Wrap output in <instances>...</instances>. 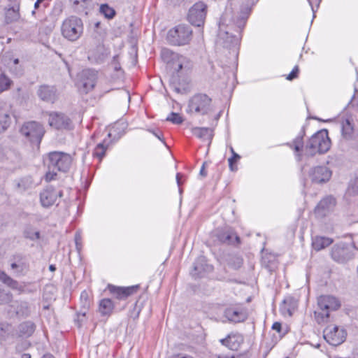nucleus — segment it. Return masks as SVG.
<instances>
[{
  "instance_id": "c85d7f7f",
  "label": "nucleus",
  "mask_w": 358,
  "mask_h": 358,
  "mask_svg": "<svg viewBox=\"0 0 358 358\" xmlns=\"http://www.w3.org/2000/svg\"><path fill=\"white\" fill-rule=\"evenodd\" d=\"M0 281L12 289L23 292L24 287L16 280L12 278L3 271L0 270Z\"/></svg>"
},
{
  "instance_id": "4be33fe9",
  "label": "nucleus",
  "mask_w": 358,
  "mask_h": 358,
  "mask_svg": "<svg viewBox=\"0 0 358 358\" xmlns=\"http://www.w3.org/2000/svg\"><path fill=\"white\" fill-rule=\"evenodd\" d=\"M96 74L94 70H83L80 75V85L85 92L92 90L95 86Z\"/></svg>"
},
{
  "instance_id": "c03bdc74",
  "label": "nucleus",
  "mask_w": 358,
  "mask_h": 358,
  "mask_svg": "<svg viewBox=\"0 0 358 358\" xmlns=\"http://www.w3.org/2000/svg\"><path fill=\"white\" fill-rule=\"evenodd\" d=\"M166 120L169 121L175 124H180L183 122L184 119L180 114L172 112L166 117Z\"/></svg>"
},
{
  "instance_id": "bf43d9fd",
  "label": "nucleus",
  "mask_w": 358,
  "mask_h": 358,
  "mask_svg": "<svg viewBox=\"0 0 358 358\" xmlns=\"http://www.w3.org/2000/svg\"><path fill=\"white\" fill-rule=\"evenodd\" d=\"M149 131L152 133L154 136H155L158 139L164 143L163 139V135L162 133H157L154 130H149Z\"/></svg>"
},
{
  "instance_id": "9b49d317",
  "label": "nucleus",
  "mask_w": 358,
  "mask_h": 358,
  "mask_svg": "<svg viewBox=\"0 0 358 358\" xmlns=\"http://www.w3.org/2000/svg\"><path fill=\"white\" fill-rule=\"evenodd\" d=\"M207 13V6L201 1L194 3L189 9L188 20L194 26L203 25Z\"/></svg>"
},
{
  "instance_id": "4d7b16f0",
  "label": "nucleus",
  "mask_w": 358,
  "mask_h": 358,
  "mask_svg": "<svg viewBox=\"0 0 358 358\" xmlns=\"http://www.w3.org/2000/svg\"><path fill=\"white\" fill-rule=\"evenodd\" d=\"M308 1L309 2V4H310V6L311 7V9L313 10V17H315V8L313 6V3H317V8H318L319 3L320 2V0H308Z\"/></svg>"
},
{
  "instance_id": "20e7f679",
  "label": "nucleus",
  "mask_w": 358,
  "mask_h": 358,
  "mask_svg": "<svg viewBox=\"0 0 358 358\" xmlns=\"http://www.w3.org/2000/svg\"><path fill=\"white\" fill-rule=\"evenodd\" d=\"M161 57L164 62L171 65L177 73L182 71H187L192 67V62L189 58L180 55L166 48L161 50Z\"/></svg>"
},
{
  "instance_id": "13d9d810",
  "label": "nucleus",
  "mask_w": 358,
  "mask_h": 358,
  "mask_svg": "<svg viewBox=\"0 0 358 358\" xmlns=\"http://www.w3.org/2000/svg\"><path fill=\"white\" fill-rule=\"evenodd\" d=\"M272 329L273 330H275L278 332H280L281 329H282V325L280 322H276L273 323V324L272 326Z\"/></svg>"
},
{
  "instance_id": "c9c22d12",
  "label": "nucleus",
  "mask_w": 358,
  "mask_h": 358,
  "mask_svg": "<svg viewBox=\"0 0 358 358\" xmlns=\"http://www.w3.org/2000/svg\"><path fill=\"white\" fill-rule=\"evenodd\" d=\"M14 331L11 324L8 323H0V339L6 340L10 336H14Z\"/></svg>"
},
{
  "instance_id": "49530a36",
  "label": "nucleus",
  "mask_w": 358,
  "mask_h": 358,
  "mask_svg": "<svg viewBox=\"0 0 358 358\" xmlns=\"http://www.w3.org/2000/svg\"><path fill=\"white\" fill-rule=\"evenodd\" d=\"M240 158L241 156L238 154L234 152V155L228 159L229 166L231 171H236L237 170V166H235L234 164L236 163Z\"/></svg>"
},
{
  "instance_id": "cd10ccee",
  "label": "nucleus",
  "mask_w": 358,
  "mask_h": 358,
  "mask_svg": "<svg viewBox=\"0 0 358 358\" xmlns=\"http://www.w3.org/2000/svg\"><path fill=\"white\" fill-rule=\"evenodd\" d=\"M36 329L35 324L31 321H25L17 327V334L20 337L28 338L31 336Z\"/></svg>"
},
{
  "instance_id": "a211bd4d",
  "label": "nucleus",
  "mask_w": 358,
  "mask_h": 358,
  "mask_svg": "<svg viewBox=\"0 0 358 358\" xmlns=\"http://www.w3.org/2000/svg\"><path fill=\"white\" fill-rule=\"evenodd\" d=\"M224 316L230 322H241L247 319V315L241 306H232L224 309Z\"/></svg>"
},
{
  "instance_id": "e433bc0d",
  "label": "nucleus",
  "mask_w": 358,
  "mask_h": 358,
  "mask_svg": "<svg viewBox=\"0 0 358 358\" xmlns=\"http://www.w3.org/2000/svg\"><path fill=\"white\" fill-rule=\"evenodd\" d=\"M23 236L25 238L31 241H36L40 238V231H36L33 227L27 225L24 229Z\"/></svg>"
},
{
  "instance_id": "ea45409f",
  "label": "nucleus",
  "mask_w": 358,
  "mask_h": 358,
  "mask_svg": "<svg viewBox=\"0 0 358 358\" xmlns=\"http://www.w3.org/2000/svg\"><path fill=\"white\" fill-rule=\"evenodd\" d=\"M107 148L108 145H105V141H103L102 143L97 144L93 152V155L101 161L105 156Z\"/></svg>"
},
{
  "instance_id": "393cba45",
  "label": "nucleus",
  "mask_w": 358,
  "mask_h": 358,
  "mask_svg": "<svg viewBox=\"0 0 358 358\" xmlns=\"http://www.w3.org/2000/svg\"><path fill=\"white\" fill-rule=\"evenodd\" d=\"M11 105L0 100V133L4 131L9 125Z\"/></svg>"
},
{
  "instance_id": "72a5a7b5",
  "label": "nucleus",
  "mask_w": 358,
  "mask_h": 358,
  "mask_svg": "<svg viewBox=\"0 0 358 358\" xmlns=\"http://www.w3.org/2000/svg\"><path fill=\"white\" fill-rule=\"evenodd\" d=\"M19 5H15L6 10L5 20L7 24L16 22L19 20L20 15L19 13Z\"/></svg>"
},
{
  "instance_id": "6ab92c4d",
  "label": "nucleus",
  "mask_w": 358,
  "mask_h": 358,
  "mask_svg": "<svg viewBox=\"0 0 358 358\" xmlns=\"http://www.w3.org/2000/svg\"><path fill=\"white\" fill-rule=\"evenodd\" d=\"M138 286H130V287H117L113 285H108V289L110 294H113L116 299L119 300H125L129 296L134 294L137 289Z\"/></svg>"
},
{
  "instance_id": "338daca9",
  "label": "nucleus",
  "mask_w": 358,
  "mask_h": 358,
  "mask_svg": "<svg viewBox=\"0 0 358 358\" xmlns=\"http://www.w3.org/2000/svg\"><path fill=\"white\" fill-rule=\"evenodd\" d=\"M18 62H19V59H14V64H18Z\"/></svg>"
},
{
  "instance_id": "a18cd8bd",
  "label": "nucleus",
  "mask_w": 358,
  "mask_h": 358,
  "mask_svg": "<svg viewBox=\"0 0 358 358\" xmlns=\"http://www.w3.org/2000/svg\"><path fill=\"white\" fill-rule=\"evenodd\" d=\"M80 303L84 308H89L90 306V300L89 294L86 291H83L80 294Z\"/></svg>"
},
{
  "instance_id": "0e129e2a",
  "label": "nucleus",
  "mask_w": 358,
  "mask_h": 358,
  "mask_svg": "<svg viewBox=\"0 0 358 358\" xmlns=\"http://www.w3.org/2000/svg\"><path fill=\"white\" fill-rule=\"evenodd\" d=\"M21 358H31L30 354L24 353L22 355Z\"/></svg>"
},
{
  "instance_id": "79ce46f5",
  "label": "nucleus",
  "mask_w": 358,
  "mask_h": 358,
  "mask_svg": "<svg viewBox=\"0 0 358 358\" xmlns=\"http://www.w3.org/2000/svg\"><path fill=\"white\" fill-rule=\"evenodd\" d=\"M228 265L234 269H238L243 265V259L238 256L231 257L229 262Z\"/></svg>"
},
{
  "instance_id": "b1692460",
  "label": "nucleus",
  "mask_w": 358,
  "mask_h": 358,
  "mask_svg": "<svg viewBox=\"0 0 358 358\" xmlns=\"http://www.w3.org/2000/svg\"><path fill=\"white\" fill-rule=\"evenodd\" d=\"M216 236L218 240L224 244L235 245L240 243L239 236L233 229L229 228L217 231Z\"/></svg>"
},
{
  "instance_id": "5fc2aeb1",
  "label": "nucleus",
  "mask_w": 358,
  "mask_h": 358,
  "mask_svg": "<svg viewBox=\"0 0 358 358\" xmlns=\"http://www.w3.org/2000/svg\"><path fill=\"white\" fill-rule=\"evenodd\" d=\"M81 240H82L81 235L78 231H77L75 234V242H76V248L78 250L80 249Z\"/></svg>"
},
{
  "instance_id": "09e8293b",
  "label": "nucleus",
  "mask_w": 358,
  "mask_h": 358,
  "mask_svg": "<svg viewBox=\"0 0 358 358\" xmlns=\"http://www.w3.org/2000/svg\"><path fill=\"white\" fill-rule=\"evenodd\" d=\"M11 294L0 287V303H6L10 299Z\"/></svg>"
},
{
  "instance_id": "473e14b6",
  "label": "nucleus",
  "mask_w": 358,
  "mask_h": 358,
  "mask_svg": "<svg viewBox=\"0 0 358 358\" xmlns=\"http://www.w3.org/2000/svg\"><path fill=\"white\" fill-rule=\"evenodd\" d=\"M332 243V238L324 236H315L313 238L312 245L315 250L320 251L328 247Z\"/></svg>"
},
{
  "instance_id": "8fccbe9b",
  "label": "nucleus",
  "mask_w": 358,
  "mask_h": 358,
  "mask_svg": "<svg viewBox=\"0 0 358 358\" xmlns=\"http://www.w3.org/2000/svg\"><path fill=\"white\" fill-rule=\"evenodd\" d=\"M120 125H121V126H122V127H121V129H122V131L121 132H120V131H119V132H118V134H119V136H121L122 135H123V134L124 133V124H123V123H121V124H120V123L117 122V123H116V124H115L112 127L110 132H109V133H108V136H111L112 132H115V131H117V130L119 129V127H120Z\"/></svg>"
},
{
  "instance_id": "69168bd1",
  "label": "nucleus",
  "mask_w": 358,
  "mask_h": 358,
  "mask_svg": "<svg viewBox=\"0 0 358 358\" xmlns=\"http://www.w3.org/2000/svg\"><path fill=\"white\" fill-rule=\"evenodd\" d=\"M42 358H55V357L52 355L46 354Z\"/></svg>"
},
{
  "instance_id": "e2e57ef3",
  "label": "nucleus",
  "mask_w": 358,
  "mask_h": 358,
  "mask_svg": "<svg viewBox=\"0 0 358 358\" xmlns=\"http://www.w3.org/2000/svg\"><path fill=\"white\" fill-rule=\"evenodd\" d=\"M49 270L50 271H55L56 270V266L53 264L49 266Z\"/></svg>"
},
{
  "instance_id": "a878e982",
  "label": "nucleus",
  "mask_w": 358,
  "mask_h": 358,
  "mask_svg": "<svg viewBox=\"0 0 358 358\" xmlns=\"http://www.w3.org/2000/svg\"><path fill=\"white\" fill-rule=\"evenodd\" d=\"M336 205V200L331 196H328L322 199L315 209V212L319 216H326Z\"/></svg>"
},
{
  "instance_id": "7ed1b4c3",
  "label": "nucleus",
  "mask_w": 358,
  "mask_h": 358,
  "mask_svg": "<svg viewBox=\"0 0 358 358\" xmlns=\"http://www.w3.org/2000/svg\"><path fill=\"white\" fill-rule=\"evenodd\" d=\"M330 140L326 129L320 130L313 134L305 147V154L313 156L317 152L325 153L330 148Z\"/></svg>"
},
{
  "instance_id": "3c124183",
  "label": "nucleus",
  "mask_w": 358,
  "mask_h": 358,
  "mask_svg": "<svg viewBox=\"0 0 358 358\" xmlns=\"http://www.w3.org/2000/svg\"><path fill=\"white\" fill-rule=\"evenodd\" d=\"M299 67L298 66H295L292 71L289 73V74L287 76V79L289 80H292L298 76L299 73Z\"/></svg>"
},
{
  "instance_id": "bb28decb",
  "label": "nucleus",
  "mask_w": 358,
  "mask_h": 358,
  "mask_svg": "<svg viewBox=\"0 0 358 358\" xmlns=\"http://www.w3.org/2000/svg\"><path fill=\"white\" fill-rule=\"evenodd\" d=\"M92 0H69V5L77 13L87 14V10L92 5Z\"/></svg>"
},
{
  "instance_id": "774afa93",
  "label": "nucleus",
  "mask_w": 358,
  "mask_h": 358,
  "mask_svg": "<svg viewBox=\"0 0 358 358\" xmlns=\"http://www.w3.org/2000/svg\"><path fill=\"white\" fill-rule=\"evenodd\" d=\"M226 358H235V356L234 355H231L230 357H227Z\"/></svg>"
},
{
  "instance_id": "412c9836",
  "label": "nucleus",
  "mask_w": 358,
  "mask_h": 358,
  "mask_svg": "<svg viewBox=\"0 0 358 358\" xmlns=\"http://www.w3.org/2000/svg\"><path fill=\"white\" fill-rule=\"evenodd\" d=\"M36 94L43 101L53 103L58 98L57 90L53 86L41 85Z\"/></svg>"
},
{
  "instance_id": "6e6d98bb",
  "label": "nucleus",
  "mask_w": 358,
  "mask_h": 358,
  "mask_svg": "<svg viewBox=\"0 0 358 358\" xmlns=\"http://www.w3.org/2000/svg\"><path fill=\"white\" fill-rule=\"evenodd\" d=\"M351 190L353 193H357L358 192V178L355 180L354 183L350 185L349 191Z\"/></svg>"
},
{
  "instance_id": "4c0bfd02",
  "label": "nucleus",
  "mask_w": 358,
  "mask_h": 358,
  "mask_svg": "<svg viewBox=\"0 0 358 358\" xmlns=\"http://www.w3.org/2000/svg\"><path fill=\"white\" fill-rule=\"evenodd\" d=\"M342 134L346 139H350L352 137L353 132V127L349 119H345L341 122Z\"/></svg>"
},
{
  "instance_id": "423d86ee",
  "label": "nucleus",
  "mask_w": 358,
  "mask_h": 358,
  "mask_svg": "<svg viewBox=\"0 0 358 358\" xmlns=\"http://www.w3.org/2000/svg\"><path fill=\"white\" fill-rule=\"evenodd\" d=\"M83 20L76 16H71L64 20L61 27L62 36L69 41H76L83 33Z\"/></svg>"
},
{
  "instance_id": "864d4df0",
  "label": "nucleus",
  "mask_w": 358,
  "mask_h": 358,
  "mask_svg": "<svg viewBox=\"0 0 358 358\" xmlns=\"http://www.w3.org/2000/svg\"><path fill=\"white\" fill-rule=\"evenodd\" d=\"M169 358H194V357L184 353L174 354L170 356Z\"/></svg>"
},
{
  "instance_id": "680f3d73",
  "label": "nucleus",
  "mask_w": 358,
  "mask_h": 358,
  "mask_svg": "<svg viewBox=\"0 0 358 358\" xmlns=\"http://www.w3.org/2000/svg\"><path fill=\"white\" fill-rule=\"evenodd\" d=\"M182 175L180 173H178L176 174V182H177V184L180 187L182 184L181 182V180H180V178H181Z\"/></svg>"
},
{
  "instance_id": "0eeeda50",
  "label": "nucleus",
  "mask_w": 358,
  "mask_h": 358,
  "mask_svg": "<svg viewBox=\"0 0 358 358\" xmlns=\"http://www.w3.org/2000/svg\"><path fill=\"white\" fill-rule=\"evenodd\" d=\"M357 250L352 243L340 242L335 244L331 250V257L336 262L345 264L352 259Z\"/></svg>"
},
{
  "instance_id": "052dcab7",
  "label": "nucleus",
  "mask_w": 358,
  "mask_h": 358,
  "mask_svg": "<svg viewBox=\"0 0 358 358\" xmlns=\"http://www.w3.org/2000/svg\"><path fill=\"white\" fill-rule=\"evenodd\" d=\"M207 163L205 162L203 163V165L200 169L199 175L202 177H206L207 176V172L205 171V166Z\"/></svg>"
},
{
  "instance_id": "39448f33",
  "label": "nucleus",
  "mask_w": 358,
  "mask_h": 358,
  "mask_svg": "<svg viewBox=\"0 0 358 358\" xmlns=\"http://www.w3.org/2000/svg\"><path fill=\"white\" fill-rule=\"evenodd\" d=\"M317 306L320 310L315 311V316L318 323L327 321L329 312L336 310L341 306L339 301L330 295H322L317 299Z\"/></svg>"
},
{
  "instance_id": "37998d69",
  "label": "nucleus",
  "mask_w": 358,
  "mask_h": 358,
  "mask_svg": "<svg viewBox=\"0 0 358 358\" xmlns=\"http://www.w3.org/2000/svg\"><path fill=\"white\" fill-rule=\"evenodd\" d=\"M11 80L4 74L0 75V93L7 90L10 85Z\"/></svg>"
},
{
  "instance_id": "2eb2a0df",
  "label": "nucleus",
  "mask_w": 358,
  "mask_h": 358,
  "mask_svg": "<svg viewBox=\"0 0 358 358\" xmlns=\"http://www.w3.org/2000/svg\"><path fill=\"white\" fill-rule=\"evenodd\" d=\"M332 176V171L327 166H317L310 169L309 176L313 182L322 184L328 182Z\"/></svg>"
},
{
  "instance_id": "2f4dec72",
  "label": "nucleus",
  "mask_w": 358,
  "mask_h": 358,
  "mask_svg": "<svg viewBox=\"0 0 358 358\" xmlns=\"http://www.w3.org/2000/svg\"><path fill=\"white\" fill-rule=\"evenodd\" d=\"M114 308V304L110 299H103L99 301V312L102 316H109Z\"/></svg>"
},
{
  "instance_id": "f3484780",
  "label": "nucleus",
  "mask_w": 358,
  "mask_h": 358,
  "mask_svg": "<svg viewBox=\"0 0 358 358\" xmlns=\"http://www.w3.org/2000/svg\"><path fill=\"white\" fill-rule=\"evenodd\" d=\"M62 196V191H57L53 187L49 186L40 193V201L43 207L48 208L55 204L57 198Z\"/></svg>"
},
{
  "instance_id": "9d476101",
  "label": "nucleus",
  "mask_w": 358,
  "mask_h": 358,
  "mask_svg": "<svg viewBox=\"0 0 358 358\" xmlns=\"http://www.w3.org/2000/svg\"><path fill=\"white\" fill-rule=\"evenodd\" d=\"M22 135L25 136L30 142L39 144L44 135L43 126L35 121L25 122L20 129Z\"/></svg>"
},
{
  "instance_id": "dca6fc26",
  "label": "nucleus",
  "mask_w": 358,
  "mask_h": 358,
  "mask_svg": "<svg viewBox=\"0 0 358 358\" xmlns=\"http://www.w3.org/2000/svg\"><path fill=\"white\" fill-rule=\"evenodd\" d=\"M48 122L51 127L57 129H70L72 125L71 119L61 113H51L49 115Z\"/></svg>"
},
{
  "instance_id": "603ef678",
  "label": "nucleus",
  "mask_w": 358,
  "mask_h": 358,
  "mask_svg": "<svg viewBox=\"0 0 358 358\" xmlns=\"http://www.w3.org/2000/svg\"><path fill=\"white\" fill-rule=\"evenodd\" d=\"M111 64L115 71H118L121 70L120 64L118 62V55H115L113 57Z\"/></svg>"
},
{
  "instance_id": "aec40b11",
  "label": "nucleus",
  "mask_w": 358,
  "mask_h": 358,
  "mask_svg": "<svg viewBox=\"0 0 358 358\" xmlns=\"http://www.w3.org/2000/svg\"><path fill=\"white\" fill-rule=\"evenodd\" d=\"M213 270V266L208 264L206 258L203 256L199 257L193 264V269L191 275L193 278H201L207 272Z\"/></svg>"
},
{
  "instance_id": "5701e85b",
  "label": "nucleus",
  "mask_w": 358,
  "mask_h": 358,
  "mask_svg": "<svg viewBox=\"0 0 358 358\" xmlns=\"http://www.w3.org/2000/svg\"><path fill=\"white\" fill-rule=\"evenodd\" d=\"M244 338L239 333H231L225 338L221 339L220 343L231 350H237L243 343Z\"/></svg>"
},
{
  "instance_id": "de8ad7c7",
  "label": "nucleus",
  "mask_w": 358,
  "mask_h": 358,
  "mask_svg": "<svg viewBox=\"0 0 358 358\" xmlns=\"http://www.w3.org/2000/svg\"><path fill=\"white\" fill-rule=\"evenodd\" d=\"M51 0H36L34 3V10L31 12L32 15L36 14L35 10L39 9L42 6L44 8L49 6V3Z\"/></svg>"
},
{
  "instance_id": "c756f323",
  "label": "nucleus",
  "mask_w": 358,
  "mask_h": 358,
  "mask_svg": "<svg viewBox=\"0 0 358 358\" xmlns=\"http://www.w3.org/2000/svg\"><path fill=\"white\" fill-rule=\"evenodd\" d=\"M304 134L305 131H302L301 134L296 136L292 143H287V145L294 150L298 161H301V151L303 148V138Z\"/></svg>"
},
{
  "instance_id": "f704fd0d",
  "label": "nucleus",
  "mask_w": 358,
  "mask_h": 358,
  "mask_svg": "<svg viewBox=\"0 0 358 358\" xmlns=\"http://www.w3.org/2000/svg\"><path fill=\"white\" fill-rule=\"evenodd\" d=\"M16 188L20 192H24L34 187V181L30 176H26L15 181Z\"/></svg>"
},
{
  "instance_id": "58836bf2",
  "label": "nucleus",
  "mask_w": 358,
  "mask_h": 358,
  "mask_svg": "<svg viewBox=\"0 0 358 358\" xmlns=\"http://www.w3.org/2000/svg\"><path fill=\"white\" fill-rule=\"evenodd\" d=\"M99 12L107 19H113L116 14L113 8L110 7L107 3H103L100 6Z\"/></svg>"
},
{
  "instance_id": "f8f14e48",
  "label": "nucleus",
  "mask_w": 358,
  "mask_h": 358,
  "mask_svg": "<svg viewBox=\"0 0 358 358\" xmlns=\"http://www.w3.org/2000/svg\"><path fill=\"white\" fill-rule=\"evenodd\" d=\"M345 337V331L338 326L329 325L324 330V338L328 343L334 346L343 343Z\"/></svg>"
},
{
  "instance_id": "f03ea898",
  "label": "nucleus",
  "mask_w": 358,
  "mask_h": 358,
  "mask_svg": "<svg viewBox=\"0 0 358 358\" xmlns=\"http://www.w3.org/2000/svg\"><path fill=\"white\" fill-rule=\"evenodd\" d=\"M44 162L48 168L45 180L51 181L55 179L57 171L66 172L69 171L72 163V158L68 153L53 151L48 154Z\"/></svg>"
},
{
  "instance_id": "ddd939ff",
  "label": "nucleus",
  "mask_w": 358,
  "mask_h": 358,
  "mask_svg": "<svg viewBox=\"0 0 358 358\" xmlns=\"http://www.w3.org/2000/svg\"><path fill=\"white\" fill-rule=\"evenodd\" d=\"M6 312L10 318H24L29 316L31 307L27 301H14L8 306Z\"/></svg>"
},
{
  "instance_id": "f257e3e1",
  "label": "nucleus",
  "mask_w": 358,
  "mask_h": 358,
  "mask_svg": "<svg viewBox=\"0 0 358 358\" xmlns=\"http://www.w3.org/2000/svg\"><path fill=\"white\" fill-rule=\"evenodd\" d=\"M236 3L229 1L219 22L218 43L224 48L232 50L237 55L241 33L250 14L251 8L247 5L235 11Z\"/></svg>"
},
{
  "instance_id": "1a4fd4ad",
  "label": "nucleus",
  "mask_w": 358,
  "mask_h": 358,
  "mask_svg": "<svg viewBox=\"0 0 358 358\" xmlns=\"http://www.w3.org/2000/svg\"><path fill=\"white\" fill-rule=\"evenodd\" d=\"M192 34V30L189 26L180 24L169 31L167 39L172 45H184L190 41Z\"/></svg>"
},
{
  "instance_id": "6e6552de",
  "label": "nucleus",
  "mask_w": 358,
  "mask_h": 358,
  "mask_svg": "<svg viewBox=\"0 0 358 358\" xmlns=\"http://www.w3.org/2000/svg\"><path fill=\"white\" fill-rule=\"evenodd\" d=\"M214 110L212 99L205 94H197L193 96L188 104V111L202 115H207Z\"/></svg>"
},
{
  "instance_id": "7c9ffc66",
  "label": "nucleus",
  "mask_w": 358,
  "mask_h": 358,
  "mask_svg": "<svg viewBox=\"0 0 358 358\" xmlns=\"http://www.w3.org/2000/svg\"><path fill=\"white\" fill-rule=\"evenodd\" d=\"M192 134L202 141H210L213 136V129L209 127H194Z\"/></svg>"
},
{
  "instance_id": "4468645a",
  "label": "nucleus",
  "mask_w": 358,
  "mask_h": 358,
  "mask_svg": "<svg viewBox=\"0 0 358 358\" xmlns=\"http://www.w3.org/2000/svg\"><path fill=\"white\" fill-rule=\"evenodd\" d=\"M10 262V269L15 276H24L29 271V262L26 256L15 255Z\"/></svg>"
},
{
  "instance_id": "a19ab883",
  "label": "nucleus",
  "mask_w": 358,
  "mask_h": 358,
  "mask_svg": "<svg viewBox=\"0 0 358 358\" xmlns=\"http://www.w3.org/2000/svg\"><path fill=\"white\" fill-rule=\"evenodd\" d=\"M109 52L103 48H99L94 55V59L98 64L103 63L108 57Z\"/></svg>"
}]
</instances>
